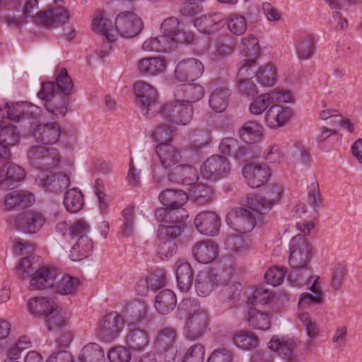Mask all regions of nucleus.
<instances>
[{
  "instance_id": "nucleus-1",
  "label": "nucleus",
  "mask_w": 362,
  "mask_h": 362,
  "mask_svg": "<svg viewBox=\"0 0 362 362\" xmlns=\"http://www.w3.org/2000/svg\"><path fill=\"white\" fill-rule=\"evenodd\" d=\"M74 84L66 68L61 69L54 81L42 82L37 96L45 101L48 112L57 117L65 116Z\"/></svg>"
},
{
  "instance_id": "nucleus-2",
  "label": "nucleus",
  "mask_w": 362,
  "mask_h": 362,
  "mask_svg": "<svg viewBox=\"0 0 362 362\" xmlns=\"http://www.w3.org/2000/svg\"><path fill=\"white\" fill-rule=\"evenodd\" d=\"M143 28L141 18L134 12L124 11L119 13L112 22L102 14L98 15L93 19L92 29L105 36L110 42H114L117 36L131 38L136 36Z\"/></svg>"
},
{
  "instance_id": "nucleus-3",
  "label": "nucleus",
  "mask_w": 362,
  "mask_h": 362,
  "mask_svg": "<svg viewBox=\"0 0 362 362\" xmlns=\"http://www.w3.org/2000/svg\"><path fill=\"white\" fill-rule=\"evenodd\" d=\"M163 35L146 40L142 45L146 52H170L175 45L182 40L191 42L194 40L192 34L182 33L180 28V22L175 17L165 19L160 25Z\"/></svg>"
},
{
  "instance_id": "nucleus-4",
  "label": "nucleus",
  "mask_w": 362,
  "mask_h": 362,
  "mask_svg": "<svg viewBox=\"0 0 362 362\" xmlns=\"http://www.w3.org/2000/svg\"><path fill=\"white\" fill-rule=\"evenodd\" d=\"M38 259L39 257L33 255L21 258L16 267V275L22 279L32 276L30 281L31 290L53 288L57 279V270L50 267H40Z\"/></svg>"
},
{
  "instance_id": "nucleus-5",
  "label": "nucleus",
  "mask_w": 362,
  "mask_h": 362,
  "mask_svg": "<svg viewBox=\"0 0 362 362\" xmlns=\"http://www.w3.org/2000/svg\"><path fill=\"white\" fill-rule=\"evenodd\" d=\"M159 225L157 236L158 245L156 254L160 259L164 260L170 258L177 250V238L183 232L186 224L183 221L178 225Z\"/></svg>"
},
{
  "instance_id": "nucleus-6",
  "label": "nucleus",
  "mask_w": 362,
  "mask_h": 362,
  "mask_svg": "<svg viewBox=\"0 0 362 362\" xmlns=\"http://www.w3.org/2000/svg\"><path fill=\"white\" fill-rule=\"evenodd\" d=\"M136 104L143 115L148 117L158 114L162 105L158 101L156 88L143 81H136L134 85Z\"/></svg>"
},
{
  "instance_id": "nucleus-7",
  "label": "nucleus",
  "mask_w": 362,
  "mask_h": 362,
  "mask_svg": "<svg viewBox=\"0 0 362 362\" xmlns=\"http://www.w3.org/2000/svg\"><path fill=\"white\" fill-rule=\"evenodd\" d=\"M29 163L36 169L47 172L57 168L60 163L58 150L45 145H34L27 151Z\"/></svg>"
},
{
  "instance_id": "nucleus-8",
  "label": "nucleus",
  "mask_w": 362,
  "mask_h": 362,
  "mask_svg": "<svg viewBox=\"0 0 362 362\" xmlns=\"http://www.w3.org/2000/svg\"><path fill=\"white\" fill-rule=\"evenodd\" d=\"M264 214L260 210H253L247 206L246 208L233 209L226 216V222L230 228L241 233L250 232L255 227L257 218Z\"/></svg>"
},
{
  "instance_id": "nucleus-9",
  "label": "nucleus",
  "mask_w": 362,
  "mask_h": 362,
  "mask_svg": "<svg viewBox=\"0 0 362 362\" xmlns=\"http://www.w3.org/2000/svg\"><path fill=\"white\" fill-rule=\"evenodd\" d=\"M160 114L165 119L177 125H187L192 120L194 108L185 100L169 103L161 106Z\"/></svg>"
},
{
  "instance_id": "nucleus-10",
  "label": "nucleus",
  "mask_w": 362,
  "mask_h": 362,
  "mask_svg": "<svg viewBox=\"0 0 362 362\" xmlns=\"http://www.w3.org/2000/svg\"><path fill=\"white\" fill-rule=\"evenodd\" d=\"M283 195V189L279 185L274 184L267 187L264 196L247 195V206L257 211L260 210L263 214L268 213L275 203H277Z\"/></svg>"
},
{
  "instance_id": "nucleus-11",
  "label": "nucleus",
  "mask_w": 362,
  "mask_h": 362,
  "mask_svg": "<svg viewBox=\"0 0 362 362\" xmlns=\"http://www.w3.org/2000/svg\"><path fill=\"white\" fill-rule=\"evenodd\" d=\"M289 247L290 266L294 269L305 267L310 259V245L308 240L302 235H297L291 240Z\"/></svg>"
},
{
  "instance_id": "nucleus-12",
  "label": "nucleus",
  "mask_w": 362,
  "mask_h": 362,
  "mask_svg": "<svg viewBox=\"0 0 362 362\" xmlns=\"http://www.w3.org/2000/svg\"><path fill=\"white\" fill-rule=\"evenodd\" d=\"M204 66L196 58H187L179 62L175 69V77L180 82H192L198 79L204 73Z\"/></svg>"
},
{
  "instance_id": "nucleus-13",
  "label": "nucleus",
  "mask_w": 362,
  "mask_h": 362,
  "mask_svg": "<svg viewBox=\"0 0 362 362\" xmlns=\"http://www.w3.org/2000/svg\"><path fill=\"white\" fill-rule=\"evenodd\" d=\"M209 317L207 312H200L185 320L183 332L185 337L189 341L202 338L209 328Z\"/></svg>"
},
{
  "instance_id": "nucleus-14",
  "label": "nucleus",
  "mask_w": 362,
  "mask_h": 362,
  "mask_svg": "<svg viewBox=\"0 0 362 362\" xmlns=\"http://www.w3.org/2000/svg\"><path fill=\"white\" fill-rule=\"evenodd\" d=\"M230 172L228 160L219 155H214L209 158L202 168L203 177L210 180L223 178Z\"/></svg>"
},
{
  "instance_id": "nucleus-15",
  "label": "nucleus",
  "mask_w": 362,
  "mask_h": 362,
  "mask_svg": "<svg viewBox=\"0 0 362 362\" xmlns=\"http://www.w3.org/2000/svg\"><path fill=\"white\" fill-rule=\"evenodd\" d=\"M45 221V217L40 212L26 211L16 216L14 226L18 230L28 234H34L43 226Z\"/></svg>"
},
{
  "instance_id": "nucleus-16",
  "label": "nucleus",
  "mask_w": 362,
  "mask_h": 362,
  "mask_svg": "<svg viewBox=\"0 0 362 362\" xmlns=\"http://www.w3.org/2000/svg\"><path fill=\"white\" fill-rule=\"evenodd\" d=\"M289 91L273 90L271 93H264L258 96L250 105L252 114L260 115L270 105L277 103H288L291 100Z\"/></svg>"
},
{
  "instance_id": "nucleus-17",
  "label": "nucleus",
  "mask_w": 362,
  "mask_h": 362,
  "mask_svg": "<svg viewBox=\"0 0 362 362\" xmlns=\"http://www.w3.org/2000/svg\"><path fill=\"white\" fill-rule=\"evenodd\" d=\"M38 107L28 102H18L16 103H6L4 107H0V112L6 113V117L15 122L23 119L36 118L38 115Z\"/></svg>"
},
{
  "instance_id": "nucleus-18",
  "label": "nucleus",
  "mask_w": 362,
  "mask_h": 362,
  "mask_svg": "<svg viewBox=\"0 0 362 362\" xmlns=\"http://www.w3.org/2000/svg\"><path fill=\"white\" fill-rule=\"evenodd\" d=\"M124 325V317L117 313H110L106 315L100 327L99 336L106 342L117 339Z\"/></svg>"
},
{
  "instance_id": "nucleus-19",
  "label": "nucleus",
  "mask_w": 362,
  "mask_h": 362,
  "mask_svg": "<svg viewBox=\"0 0 362 362\" xmlns=\"http://www.w3.org/2000/svg\"><path fill=\"white\" fill-rule=\"evenodd\" d=\"M194 224L199 233L206 236H215L220 230L221 218L215 212L204 211L195 216Z\"/></svg>"
},
{
  "instance_id": "nucleus-20",
  "label": "nucleus",
  "mask_w": 362,
  "mask_h": 362,
  "mask_svg": "<svg viewBox=\"0 0 362 362\" xmlns=\"http://www.w3.org/2000/svg\"><path fill=\"white\" fill-rule=\"evenodd\" d=\"M25 177V170L14 163H6L0 168V189H12L17 187Z\"/></svg>"
},
{
  "instance_id": "nucleus-21",
  "label": "nucleus",
  "mask_w": 362,
  "mask_h": 362,
  "mask_svg": "<svg viewBox=\"0 0 362 362\" xmlns=\"http://www.w3.org/2000/svg\"><path fill=\"white\" fill-rule=\"evenodd\" d=\"M218 284V275L214 268L199 271L194 279V286L199 296H209Z\"/></svg>"
},
{
  "instance_id": "nucleus-22",
  "label": "nucleus",
  "mask_w": 362,
  "mask_h": 362,
  "mask_svg": "<svg viewBox=\"0 0 362 362\" xmlns=\"http://www.w3.org/2000/svg\"><path fill=\"white\" fill-rule=\"evenodd\" d=\"M35 17L36 21L45 27H58L65 24L70 16L68 10L59 6L39 11Z\"/></svg>"
},
{
  "instance_id": "nucleus-23",
  "label": "nucleus",
  "mask_w": 362,
  "mask_h": 362,
  "mask_svg": "<svg viewBox=\"0 0 362 362\" xmlns=\"http://www.w3.org/2000/svg\"><path fill=\"white\" fill-rule=\"evenodd\" d=\"M61 135V128L57 122L37 124L33 130L35 141L47 146L57 143Z\"/></svg>"
},
{
  "instance_id": "nucleus-24",
  "label": "nucleus",
  "mask_w": 362,
  "mask_h": 362,
  "mask_svg": "<svg viewBox=\"0 0 362 362\" xmlns=\"http://www.w3.org/2000/svg\"><path fill=\"white\" fill-rule=\"evenodd\" d=\"M20 139V132L14 124H0V156L8 159L10 147L17 144Z\"/></svg>"
},
{
  "instance_id": "nucleus-25",
  "label": "nucleus",
  "mask_w": 362,
  "mask_h": 362,
  "mask_svg": "<svg viewBox=\"0 0 362 362\" xmlns=\"http://www.w3.org/2000/svg\"><path fill=\"white\" fill-rule=\"evenodd\" d=\"M243 175L247 185L252 188H257L268 180L271 173L268 166L250 163L244 166Z\"/></svg>"
},
{
  "instance_id": "nucleus-26",
  "label": "nucleus",
  "mask_w": 362,
  "mask_h": 362,
  "mask_svg": "<svg viewBox=\"0 0 362 362\" xmlns=\"http://www.w3.org/2000/svg\"><path fill=\"white\" fill-rule=\"evenodd\" d=\"M224 18L225 16L222 13H209L196 18L194 25L199 32L211 35L218 31L223 27Z\"/></svg>"
},
{
  "instance_id": "nucleus-27",
  "label": "nucleus",
  "mask_w": 362,
  "mask_h": 362,
  "mask_svg": "<svg viewBox=\"0 0 362 362\" xmlns=\"http://www.w3.org/2000/svg\"><path fill=\"white\" fill-rule=\"evenodd\" d=\"M219 150L222 154L232 156L242 162L247 161L251 157L249 148L241 145L237 139L232 137L222 139L219 144Z\"/></svg>"
},
{
  "instance_id": "nucleus-28",
  "label": "nucleus",
  "mask_w": 362,
  "mask_h": 362,
  "mask_svg": "<svg viewBox=\"0 0 362 362\" xmlns=\"http://www.w3.org/2000/svg\"><path fill=\"white\" fill-rule=\"evenodd\" d=\"M168 177L172 182L187 186L193 185L199 179L196 168L189 165H179L174 167L168 173Z\"/></svg>"
},
{
  "instance_id": "nucleus-29",
  "label": "nucleus",
  "mask_w": 362,
  "mask_h": 362,
  "mask_svg": "<svg viewBox=\"0 0 362 362\" xmlns=\"http://www.w3.org/2000/svg\"><path fill=\"white\" fill-rule=\"evenodd\" d=\"M35 182L42 187L52 186L56 190L66 189L71 184L70 178L66 174L64 173L53 174L51 170L47 172L41 171L37 175Z\"/></svg>"
},
{
  "instance_id": "nucleus-30",
  "label": "nucleus",
  "mask_w": 362,
  "mask_h": 362,
  "mask_svg": "<svg viewBox=\"0 0 362 362\" xmlns=\"http://www.w3.org/2000/svg\"><path fill=\"white\" fill-rule=\"evenodd\" d=\"M292 117V110L288 107L272 105L265 115L264 120L268 127L275 129L284 125Z\"/></svg>"
},
{
  "instance_id": "nucleus-31",
  "label": "nucleus",
  "mask_w": 362,
  "mask_h": 362,
  "mask_svg": "<svg viewBox=\"0 0 362 362\" xmlns=\"http://www.w3.org/2000/svg\"><path fill=\"white\" fill-rule=\"evenodd\" d=\"M124 322L128 327H137L147 318V306L141 300H134L124 308Z\"/></svg>"
},
{
  "instance_id": "nucleus-32",
  "label": "nucleus",
  "mask_w": 362,
  "mask_h": 362,
  "mask_svg": "<svg viewBox=\"0 0 362 362\" xmlns=\"http://www.w3.org/2000/svg\"><path fill=\"white\" fill-rule=\"evenodd\" d=\"M194 259L199 263L212 262L218 255V246L211 240L197 243L192 248Z\"/></svg>"
},
{
  "instance_id": "nucleus-33",
  "label": "nucleus",
  "mask_w": 362,
  "mask_h": 362,
  "mask_svg": "<svg viewBox=\"0 0 362 362\" xmlns=\"http://www.w3.org/2000/svg\"><path fill=\"white\" fill-rule=\"evenodd\" d=\"M35 202L33 193L27 191H13L6 194L4 205L7 210L21 209L30 206Z\"/></svg>"
},
{
  "instance_id": "nucleus-34",
  "label": "nucleus",
  "mask_w": 362,
  "mask_h": 362,
  "mask_svg": "<svg viewBox=\"0 0 362 362\" xmlns=\"http://www.w3.org/2000/svg\"><path fill=\"white\" fill-rule=\"evenodd\" d=\"M158 199L164 206L175 209L181 208L187 202L189 196L182 189H167L160 193Z\"/></svg>"
},
{
  "instance_id": "nucleus-35",
  "label": "nucleus",
  "mask_w": 362,
  "mask_h": 362,
  "mask_svg": "<svg viewBox=\"0 0 362 362\" xmlns=\"http://www.w3.org/2000/svg\"><path fill=\"white\" fill-rule=\"evenodd\" d=\"M204 88L197 83H184L176 86L175 95L182 98L185 103L192 104L200 100L204 95Z\"/></svg>"
},
{
  "instance_id": "nucleus-36",
  "label": "nucleus",
  "mask_w": 362,
  "mask_h": 362,
  "mask_svg": "<svg viewBox=\"0 0 362 362\" xmlns=\"http://www.w3.org/2000/svg\"><path fill=\"white\" fill-rule=\"evenodd\" d=\"M176 304V295L170 289H163L155 296L154 307L160 315H165L170 313L175 308Z\"/></svg>"
},
{
  "instance_id": "nucleus-37",
  "label": "nucleus",
  "mask_w": 362,
  "mask_h": 362,
  "mask_svg": "<svg viewBox=\"0 0 362 362\" xmlns=\"http://www.w3.org/2000/svg\"><path fill=\"white\" fill-rule=\"evenodd\" d=\"M128 330L125 343L129 349L133 351H141L148 345V336L144 329L131 327H128Z\"/></svg>"
},
{
  "instance_id": "nucleus-38",
  "label": "nucleus",
  "mask_w": 362,
  "mask_h": 362,
  "mask_svg": "<svg viewBox=\"0 0 362 362\" xmlns=\"http://www.w3.org/2000/svg\"><path fill=\"white\" fill-rule=\"evenodd\" d=\"M28 308L30 313L36 316L48 317L57 306L52 298L47 297H35L28 302Z\"/></svg>"
},
{
  "instance_id": "nucleus-39",
  "label": "nucleus",
  "mask_w": 362,
  "mask_h": 362,
  "mask_svg": "<svg viewBox=\"0 0 362 362\" xmlns=\"http://www.w3.org/2000/svg\"><path fill=\"white\" fill-rule=\"evenodd\" d=\"M139 71L147 76H156L166 69V62L163 57H147L140 59L137 64Z\"/></svg>"
},
{
  "instance_id": "nucleus-40",
  "label": "nucleus",
  "mask_w": 362,
  "mask_h": 362,
  "mask_svg": "<svg viewBox=\"0 0 362 362\" xmlns=\"http://www.w3.org/2000/svg\"><path fill=\"white\" fill-rule=\"evenodd\" d=\"M156 154L162 166L167 169L177 163L181 158L180 152L175 146L169 144H158Z\"/></svg>"
},
{
  "instance_id": "nucleus-41",
  "label": "nucleus",
  "mask_w": 362,
  "mask_h": 362,
  "mask_svg": "<svg viewBox=\"0 0 362 362\" xmlns=\"http://www.w3.org/2000/svg\"><path fill=\"white\" fill-rule=\"evenodd\" d=\"M205 310L200 305L199 300L195 298H184L177 305L176 317L180 320H187L191 316L197 315Z\"/></svg>"
},
{
  "instance_id": "nucleus-42",
  "label": "nucleus",
  "mask_w": 362,
  "mask_h": 362,
  "mask_svg": "<svg viewBox=\"0 0 362 362\" xmlns=\"http://www.w3.org/2000/svg\"><path fill=\"white\" fill-rule=\"evenodd\" d=\"M247 321L249 326L252 329L265 331L268 330L271 327L269 314L252 306L248 308Z\"/></svg>"
},
{
  "instance_id": "nucleus-43",
  "label": "nucleus",
  "mask_w": 362,
  "mask_h": 362,
  "mask_svg": "<svg viewBox=\"0 0 362 362\" xmlns=\"http://www.w3.org/2000/svg\"><path fill=\"white\" fill-rule=\"evenodd\" d=\"M93 250V240L88 235H81L72 247L70 257L73 261L83 259L90 255Z\"/></svg>"
},
{
  "instance_id": "nucleus-44",
  "label": "nucleus",
  "mask_w": 362,
  "mask_h": 362,
  "mask_svg": "<svg viewBox=\"0 0 362 362\" xmlns=\"http://www.w3.org/2000/svg\"><path fill=\"white\" fill-rule=\"evenodd\" d=\"M177 284L180 291H187L193 283V271L191 265L187 262H181L176 269Z\"/></svg>"
},
{
  "instance_id": "nucleus-45",
  "label": "nucleus",
  "mask_w": 362,
  "mask_h": 362,
  "mask_svg": "<svg viewBox=\"0 0 362 362\" xmlns=\"http://www.w3.org/2000/svg\"><path fill=\"white\" fill-rule=\"evenodd\" d=\"M63 203L67 211L75 214L83 208L84 197L78 188L74 187L65 192Z\"/></svg>"
},
{
  "instance_id": "nucleus-46",
  "label": "nucleus",
  "mask_w": 362,
  "mask_h": 362,
  "mask_svg": "<svg viewBox=\"0 0 362 362\" xmlns=\"http://www.w3.org/2000/svg\"><path fill=\"white\" fill-rule=\"evenodd\" d=\"M230 91L225 87L216 88L210 95L209 107L216 112H221L228 106Z\"/></svg>"
},
{
  "instance_id": "nucleus-47",
  "label": "nucleus",
  "mask_w": 362,
  "mask_h": 362,
  "mask_svg": "<svg viewBox=\"0 0 362 362\" xmlns=\"http://www.w3.org/2000/svg\"><path fill=\"white\" fill-rule=\"evenodd\" d=\"M240 136L245 143H257L262 137V127L257 122L248 121L240 129Z\"/></svg>"
},
{
  "instance_id": "nucleus-48",
  "label": "nucleus",
  "mask_w": 362,
  "mask_h": 362,
  "mask_svg": "<svg viewBox=\"0 0 362 362\" xmlns=\"http://www.w3.org/2000/svg\"><path fill=\"white\" fill-rule=\"evenodd\" d=\"M296 346L295 341L291 339H283L281 340L280 339L273 337L268 343V348L275 351L284 359L293 356Z\"/></svg>"
},
{
  "instance_id": "nucleus-49",
  "label": "nucleus",
  "mask_w": 362,
  "mask_h": 362,
  "mask_svg": "<svg viewBox=\"0 0 362 362\" xmlns=\"http://www.w3.org/2000/svg\"><path fill=\"white\" fill-rule=\"evenodd\" d=\"M81 362H103L105 354L101 346L96 343H89L85 345L79 355Z\"/></svg>"
},
{
  "instance_id": "nucleus-50",
  "label": "nucleus",
  "mask_w": 362,
  "mask_h": 362,
  "mask_svg": "<svg viewBox=\"0 0 362 362\" xmlns=\"http://www.w3.org/2000/svg\"><path fill=\"white\" fill-rule=\"evenodd\" d=\"M242 285L236 281H230L223 285L218 295L219 301L223 303H230L233 305L235 299L242 291Z\"/></svg>"
},
{
  "instance_id": "nucleus-51",
  "label": "nucleus",
  "mask_w": 362,
  "mask_h": 362,
  "mask_svg": "<svg viewBox=\"0 0 362 362\" xmlns=\"http://www.w3.org/2000/svg\"><path fill=\"white\" fill-rule=\"evenodd\" d=\"M189 192L192 199L197 204L204 205L212 200L213 191L206 185L195 183L191 186Z\"/></svg>"
},
{
  "instance_id": "nucleus-52",
  "label": "nucleus",
  "mask_w": 362,
  "mask_h": 362,
  "mask_svg": "<svg viewBox=\"0 0 362 362\" xmlns=\"http://www.w3.org/2000/svg\"><path fill=\"white\" fill-rule=\"evenodd\" d=\"M178 338L177 330L173 327L162 328L156 337L155 344L158 349H165L175 345Z\"/></svg>"
},
{
  "instance_id": "nucleus-53",
  "label": "nucleus",
  "mask_w": 362,
  "mask_h": 362,
  "mask_svg": "<svg viewBox=\"0 0 362 362\" xmlns=\"http://www.w3.org/2000/svg\"><path fill=\"white\" fill-rule=\"evenodd\" d=\"M233 343L244 350H253L259 345V339L251 332H240L233 337Z\"/></svg>"
},
{
  "instance_id": "nucleus-54",
  "label": "nucleus",
  "mask_w": 362,
  "mask_h": 362,
  "mask_svg": "<svg viewBox=\"0 0 362 362\" xmlns=\"http://www.w3.org/2000/svg\"><path fill=\"white\" fill-rule=\"evenodd\" d=\"M315 50V40L310 35L302 37L296 45V53L301 60L310 59Z\"/></svg>"
},
{
  "instance_id": "nucleus-55",
  "label": "nucleus",
  "mask_w": 362,
  "mask_h": 362,
  "mask_svg": "<svg viewBox=\"0 0 362 362\" xmlns=\"http://www.w3.org/2000/svg\"><path fill=\"white\" fill-rule=\"evenodd\" d=\"M238 67L237 80H251L256 76L259 66L255 59H246L238 63Z\"/></svg>"
},
{
  "instance_id": "nucleus-56",
  "label": "nucleus",
  "mask_w": 362,
  "mask_h": 362,
  "mask_svg": "<svg viewBox=\"0 0 362 362\" xmlns=\"http://www.w3.org/2000/svg\"><path fill=\"white\" fill-rule=\"evenodd\" d=\"M240 52L245 57H255L260 52L258 38L254 35L250 34L241 40L239 46Z\"/></svg>"
},
{
  "instance_id": "nucleus-57",
  "label": "nucleus",
  "mask_w": 362,
  "mask_h": 362,
  "mask_svg": "<svg viewBox=\"0 0 362 362\" xmlns=\"http://www.w3.org/2000/svg\"><path fill=\"white\" fill-rule=\"evenodd\" d=\"M79 283L78 279L64 274L56 284V290L62 295L73 294L76 292Z\"/></svg>"
},
{
  "instance_id": "nucleus-58",
  "label": "nucleus",
  "mask_w": 362,
  "mask_h": 362,
  "mask_svg": "<svg viewBox=\"0 0 362 362\" xmlns=\"http://www.w3.org/2000/svg\"><path fill=\"white\" fill-rule=\"evenodd\" d=\"M256 77L262 85L272 86L274 85L276 78V68L271 64L259 66Z\"/></svg>"
},
{
  "instance_id": "nucleus-59",
  "label": "nucleus",
  "mask_w": 362,
  "mask_h": 362,
  "mask_svg": "<svg viewBox=\"0 0 362 362\" xmlns=\"http://www.w3.org/2000/svg\"><path fill=\"white\" fill-rule=\"evenodd\" d=\"M47 329L49 332H53L58 334L67 326V322L64 316L59 311L55 309L52 314L48 316L47 320Z\"/></svg>"
},
{
  "instance_id": "nucleus-60",
  "label": "nucleus",
  "mask_w": 362,
  "mask_h": 362,
  "mask_svg": "<svg viewBox=\"0 0 362 362\" xmlns=\"http://www.w3.org/2000/svg\"><path fill=\"white\" fill-rule=\"evenodd\" d=\"M229 30L235 35H241L247 30V21L243 16L232 13L227 21Z\"/></svg>"
},
{
  "instance_id": "nucleus-61",
  "label": "nucleus",
  "mask_w": 362,
  "mask_h": 362,
  "mask_svg": "<svg viewBox=\"0 0 362 362\" xmlns=\"http://www.w3.org/2000/svg\"><path fill=\"white\" fill-rule=\"evenodd\" d=\"M205 348L201 343L191 346L186 351L181 362H204Z\"/></svg>"
},
{
  "instance_id": "nucleus-62",
  "label": "nucleus",
  "mask_w": 362,
  "mask_h": 362,
  "mask_svg": "<svg viewBox=\"0 0 362 362\" xmlns=\"http://www.w3.org/2000/svg\"><path fill=\"white\" fill-rule=\"evenodd\" d=\"M172 209L167 208L165 206L164 208H158L155 210V216L158 221L163 222L161 225H169V223H173L171 225H178L179 222L186 221V218L188 217V215L185 214H182L180 218H178L177 216H175V219H171V211Z\"/></svg>"
},
{
  "instance_id": "nucleus-63",
  "label": "nucleus",
  "mask_w": 362,
  "mask_h": 362,
  "mask_svg": "<svg viewBox=\"0 0 362 362\" xmlns=\"http://www.w3.org/2000/svg\"><path fill=\"white\" fill-rule=\"evenodd\" d=\"M286 274V270L284 267H274L266 272L264 278L267 284L276 286L283 282Z\"/></svg>"
},
{
  "instance_id": "nucleus-64",
  "label": "nucleus",
  "mask_w": 362,
  "mask_h": 362,
  "mask_svg": "<svg viewBox=\"0 0 362 362\" xmlns=\"http://www.w3.org/2000/svg\"><path fill=\"white\" fill-rule=\"evenodd\" d=\"M173 131L171 127L163 124L159 125L152 133V137L155 141L159 144H169L173 137Z\"/></svg>"
}]
</instances>
